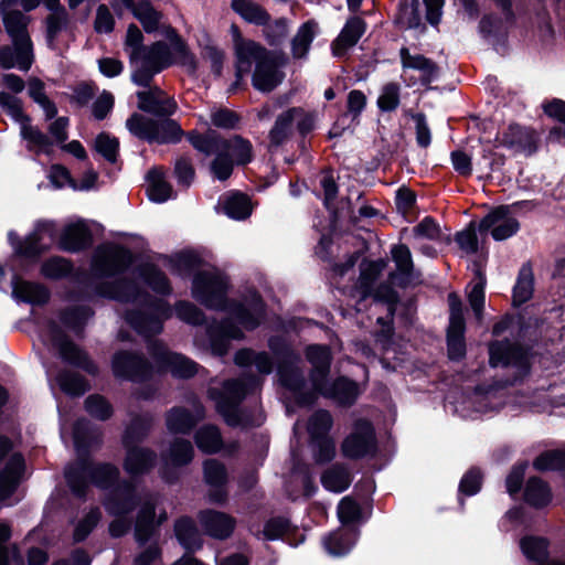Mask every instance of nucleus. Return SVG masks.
I'll list each match as a JSON object with an SVG mask.
<instances>
[{
    "mask_svg": "<svg viewBox=\"0 0 565 565\" xmlns=\"http://www.w3.org/2000/svg\"><path fill=\"white\" fill-rule=\"evenodd\" d=\"M524 499L529 504L542 508L550 503L552 494L550 488L541 479L531 478L525 486Z\"/></svg>",
    "mask_w": 565,
    "mask_h": 565,
    "instance_id": "obj_48",
    "label": "nucleus"
},
{
    "mask_svg": "<svg viewBox=\"0 0 565 565\" xmlns=\"http://www.w3.org/2000/svg\"><path fill=\"white\" fill-rule=\"evenodd\" d=\"M152 354L159 370H167L174 376L190 377L196 372V365L193 361L168 351L163 344H154Z\"/></svg>",
    "mask_w": 565,
    "mask_h": 565,
    "instance_id": "obj_14",
    "label": "nucleus"
},
{
    "mask_svg": "<svg viewBox=\"0 0 565 565\" xmlns=\"http://www.w3.org/2000/svg\"><path fill=\"white\" fill-rule=\"evenodd\" d=\"M535 469L545 471L565 467V449L541 454L533 462Z\"/></svg>",
    "mask_w": 565,
    "mask_h": 565,
    "instance_id": "obj_64",
    "label": "nucleus"
},
{
    "mask_svg": "<svg viewBox=\"0 0 565 565\" xmlns=\"http://www.w3.org/2000/svg\"><path fill=\"white\" fill-rule=\"evenodd\" d=\"M231 313L244 329L253 330L263 318L264 306L260 298L253 292L250 298L246 299L244 303L232 305Z\"/></svg>",
    "mask_w": 565,
    "mask_h": 565,
    "instance_id": "obj_19",
    "label": "nucleus"
},
{
    "mask_svg": "<svg viewBox=\"0 0 565 565\" xmlns=\"http://www.w3.org/2000/svg\"><path fill=\"white\" fill-rule=\"evenodd\" d=\"M188 138L190 143L205 156H210L213 151H224L237 164H246L252 160V145L239 136L223 139L211 131L204 136L190 132Z\"/></svg>",
    "mask_w": 565,
    "mask_h": 565,
    "instance_id": "obj_5",
    "label": "nucleus"
},
{
    "mask_svg": "<svg viewBox=\"0 0 565 565\" xmlns=\"http://www.w3.org/2000/svg\"><path fill=\"white\" fill-rule=\"evenodd\" d=\"M126 128L135 137L157 143H174L183 135L179 124L172 119H152L138 113L126 120Z\"/></svg>",
    "mask_w": 565,
    "mask_h": 565,
    "instance_id": "obj_4",
    "label": "nucleus"
},
{
    "mask_svg": "<svg viewBox=\"0 0 565 565\" xmlns=\"http://www.w3.org/2000/svg\"><path fill=\"white\" fill-rule=\"evenodd\" d=\"M118 473V469L109 463L92 467L86 462H77L76 466L66 469L65 477L72 490L81 495L86 487V477H90L99 487H107L117 479Z\"/></svg>",
    "mask_w": 565,
    "mask_h": 565,
    "instance_id": "obj_8",
    "label": "nucleus"
},
{
    "mask_svg": "<svg viewBox=\"0 0 565 565\" xmlns=\"http://www.w3.org/2000/svg\"><path fill=\"white\" fill-rule=\"evenodd\" d=\"M235 362L242 366L254 364L262 374H269L273 369L268 354L264 352L256 353L250 350H241L235 355Z\"/></svg>",
    "mask_w": 565,
    "mask_h": 565,
    "instance_id": "obj_54",
    "label": "nucleus"
},
{
    "mask_svg": "<svg viewBox=\"0 0 565 565\" xmlns=\"http://www.w3.org/2000/svg\"><path fill=\"white\" fill-rule=\"evenodd\" d=\"M53 345L58 349L62 358L71 363H75L78 365H83L87 367L89 372H93V367H88L85 364L86 356L85 354L72 342L64 339L60 333L53 334L52 337Z\"/></svg>",
    "mask_w": 565,
    "mask_h": 565,
    "instance_id": "obj_53",
    "label": "nucleus"
},
{
    "mask_svg": "<svg viewBox=\"0 0 565 565\" xmlns=\"http://www.w3.org/2000/svg\"><path fill=\"white\" fill-rule=\"evenodd\" d=\"M514 206L501 205L490 211L479 223V231H489L494 241H504L516 234L520 223Z\"/></svg>",
    "mask_w": 565,
    "mask_h": 565,
    "instance_id": "obj_10",
    "label": "nucleus"
},
{
    "mask_svg": "<svg viewBox=\"0 0 565 565\" xmlns=\"http://www.w3.org/2000/svg\"><path fill=\"white\" fill-rule=\"evenodd\" d=\"M175 536L180 544L188 551L194 552L203 545L201 534L191 519L183 518L175 522Z\"/></svg>",
    "mask_w": 565,
    "mask_h": 565,
    "instance_id": "obj_35",
    "label": "nucleus"
},
{
    "mask_svg": "<svg viewBox=\"0 0 565 565\" xmlns=\"http://www.w3.org/2000/svg\"><path fill=\"white\" fill-rule=\"evenodd\" d=\"M207 335L212 353L223 355L228 350V340L242 339L243 332L239 328L227 321L220 326H211L207 330Z\"/></svg>",
    "mask_w": 565,
    "mask_h": 565,
    "instance_id": "obj_24",
    "label": "nucleus"
},
{
    "mask_svg": "<svg viewBox=\"0 0 565 565\" xmlns=\"http://www.w3.org/2000/svg\"><path fill=\"white\" fill-rule=\"evenodd\" d=\"M301 116V108H290L279 115L269 132L270 142L274 146L281 145L290 136L296 117Z\"/></svg>",
    "mask_w": 565,
    "mask_h": 565,
    "instance_id": "obj_36",
    "label": "nucleus"
},
{
    "mask_svg": "<svg viewBox=\"0 0 565 565\" xmlns=\"http://www.w3.org/2000/svg\"><path fill=\"white\" fill-rule=\"evenodd\" d=\"M204 532L217 540L227 539L234 531L235 520L221 511L203 510L198 514Z\"/></svg>",
    "mask_w": 565,
    "mask_h": 565,
    "instance_id": "obj_15",
    "label": "nucleus"
},
{
    "mask_svg": "<svg viewBox=\"0 0 565 565\" xmlns=\"http://www.w3.org/2000/svg\"><path fill=\"white\" fill-rule=\"evenodd\" d=\"M356 540V533L352 530H339L331 533L323 540L327 552L333 556L347 554Z\"/></svg>",
    "mask_w": 565,
    "mask_h": 565,
    "instance_id": "obj_41",
    "label": "nucleus"
},
{
    "mask_svg": "<svg viewBox=\"0 0 565 565\" xmlns=\"http://www.w3.org/2000/svg\"><path fill=\"white\" fill-rule=\"evenodd\" d=\"M146 182V191L150 201L163 203L172 198V188L166 181L164 173L159 168H153L147 173Z\"/></svg>",
    "mask_w": 565,
    "mask_h": 565,
    "instance_id": "obj_32",
    "label": "nucleus"
},
{
    "mask_svg": "<svg viewBox=\"0 0 565 565\" xmlns=\"http://www.w3.org/2000/svg\"><path fill=\"white\" fill-rule=\"evenodd\" d=\"M172 63L173 58L169 46L163 42H156L142 49L138 54H131V79L139 86H148L156 74Z\"/></svg>",
    "mask_w": 565,
    "mask_h": 565,
    "instance_id": "obj_3",
    "label": "nucleus"
},
{
    "mask_svg": "<svg viewBox=\"0 0 565 565\" xmlns=\"http://www.w3.org/2000/svg\"><path fill=\"white\" fill-rule=\"evenodd\" d=\"M136 505V494L130 488L116 490L106 501V510L115 516L129 513Z\"/></svg>",
    "mask_w": 565,
    "mask_h": 565,
    "instance_id": "obj_43",
    "label": "nucleus"
},
{
    "mask_svg": "<svg viewBox=\"0 0 565 565\" xmlns=\"http://www.w3.org/2000/svg\"><path fill=\"white\" fill-rule=\"evenodd\" d=\"M264 26L263 33L270 45L280 44L289 32V22L285 18L268 21Z\"/></svg>",
    "mask_w": 565,
    "mask_h": 565,
    "instance_id": "obj_62",
    "label": "nucleus"
},
{
    "mask_svg": "<svg viewBox=\"0 0 565 565\" xmlns=\"http://www.w3.org/2000/svg\"><path fill=\"white\" fill-rule=\"evenodd\" d=\"M223 209L225 214L234 220H244L252 213L248 198L241 193H233L224 198Z\"/></svg>",
    "mask_w": 565,
    "mask_h": 565,
    "instance_id": "obj_51",
    "label": "nucleus"
},
{
    "mask_svg": "<svg viewBox=\"0 0 565 565\" xmlns=\"http://www.w3.org/2000/svg\"><path fill=\"white\" fill-rule=\"evenodd\" d=\"M545 114L558 120L564 126L555 127L550 131L548 139L552 141H559L565 138V102L562 99H553L552 102L544 105Z\"/></svg>",
    "mask_w": 565,
    "mask_h": 565,
    "instance_id": "obj_57",
    "label": "nucleus"
},
{
    "mask_svg": "<svg viewBox=\"0 0 565 565\" xmlns=\"http://www.w3.org/2000/svg\"><path fill=\"white\" fill-rule=\"evenodd\" d=\"M232 9L246 22L256 25H265L269 20V13L250 0H232Z\"/></svg>",
    "mask_w": 565,
    "mask_h": 565,
    "instance_id": "obj_37",
    "label": "nucleus"
},
{
    "mask_svg": "<svg viewBox=\"0 0 565 565\" xmlns=\"http://www.w3.org/2000/svg\"><path fill=\"white\" fill-rule=\"evenodd\" d=\"M21 137L28 141L30 150L49 153L51 150V141L39 129L32 127L30 122L23 121L20 129Z\"/></svg>",
    "mask_w": 565,
    "mask_h": 565,
    "instance_id": "obj_56",
    "label": "nucleus"
},
{
    "mask_svg": "<svg viewBox=\"0 0 565 565\" xmlns=\"http://www.w3.org/2000/svg\"><path fill=\"white\" fill-rule=\"evenodd\" d=\"M138 108L142 111L169 117L177 111V102L164 94L159 87H150L137 93Z\"/></svg>",
    "mask_w": 565,
    "mask_h": 565,
    "instance_id": "obj_13",
    "label": "nucleus"
},
{
    "mask_svg": "<svg viewBox=\"0 0 565 565\" xmlns=\"http://www.w3.org/2000/svg\"><path fill=\"white\" fill-rule=\"evenodd\" d=\"M226 289V277L215 269L202 270L193 278L192 296L207 308L224 309Z\"/></svg>",
    "mask_w": 565,
    "mask_h": 565,
    "instance_id": "obj_7",
    "label": "nucleus"
},
{
    "mask_svg": "<svg viewBox=\"0 0 565 565\" xmlns=\"http://www.w3.org/2000/svg\"><path fill=\"white\" fill-rule=\"evenodd\" d=\"M258 385L259 381L256 377H246L225 382L221 392L211 387L209 393L211 398L215 401L217 412L224 417L225 422L230 426H236L241 424L237 405L252 388Z\"/></svg>",
    "mask_w": 565,
    "mask_h": 565,
    "instance_id": "obj_6",
    "label": "nucleus"
},
{
    "mask_svg": "<svg viewBox=\"0 0 565 565\" xmlns=\"http://www.w3.org/2000/svg\"><path fill=\"white\" fill-rule=\"evenodd\" d=\"M401 63L404 70H415L420 73V81L429 84L438 76L437 65L422 54H412L407 47L399 51Z\"/></svg>",
    "mask_w": 565,
    "mask_h": 565,
    "instance_id": "obj_23",
    "label": "nucleus"
},
{
    "mask_svg": "<svg viewBox=\"0 0 565 565\" xmlns=\"http://www.w3.org/2000/svg\"><path fill=\"white\" fill-rule=\"evenodd\" d=\"M12 43V46H3L0 49V65L3 68H18L24 72L29 71L34 58L32 42L30 41V62L26 67L21 66V64L18 65V63H21L23 41Z\"/></svg>",
    "mask_w": 565,
    "mask_h": 565,
    "instance_id": "obj_46",
    "label": "nucleus"
},
{
    "mask_svg": "<svg viewBox=\"0 0 565 565\" xmlns=\"http://www.w3.org/2000/svg\"><path fill=\"white\" fill-rule=\"evenodd\" d=\"M204 418V409L198 404L194 406L193 413L182 408H172L166 417V423L169 431L178 434L189 433L194 425Z\"/></svg>",
    "mask_w": 565,
    "mask_h": 565,
    "instance_id": "obj_21",
    "label": "nucleus"
},
{
    "mask_svg": "<svg viewBox=\"0 0 565 565\" xmlns=\"http://www.w3.org/2000/svg\"><path fill=\"white\" fill-rule=\"evenodd\" d=\"M317 28L318 24L313 21H308L299 26L290 42L294 58H305L308 55L310 45L317 34Z\"/></svg>",
    "mask_w": 565,
    "mask_h": 565,
    "instance_id": "obj_34",
    "label": "nucleus"
},
{
    "mask_svg": "<svg viewBox=\"0 0 565 565\" xmlns=\"http://www.w3.org/2000/svg\"><path fill=\"white\" fill-rule=\"evenodd\" d=\"M307 359L312 364L311 382L315 386V379L322 382L327 379L330 369V352L323 345H310L307 349Z\"/></svg>",
    "mask_w": 565,
    "mask_h": 565,
    "instance_id": "obj_33",
    "label": "nucleus"
},
{
    "mask_svg": "<svg viewBox=\"0 0 565 565\" xmlns=\"http://www.w3.org/2000/svg\"><path fill=\"white\" fill-rule=\"evenodd\" d=\"M150 426L151 419L149 417H137L132 419L125 431L124 445L127 451L124 469L130 476L143 475L154 465L157 456L152 450L134 446L135 443L147 436Z\"/></svg>",
    "mask_w": 565,
    "mask_h": 565,
    "instance_id": "obj_2",
    "label": "nucleus"
},
{
    "mask_svg": "<svg viewBox=\"0 0 565 565\" xmlns=\"http://www.w3.org/2000/svg\"><path fill=\"white\" fill-rule=\"evenodd\" d=\"M131 263V254L117 245H104L96 249L93 259V270L103 277L114 276Z\"/></svg>",
    "mask_w": 565,
    "mask_h": 565,
    "instance_id": "obj_11",
    "label": "nucleus"
},
{
    "mask_svg": "<svg viewBox=\"0 0 565 565\" xmlns=\"http://www.w3.org/2000/svg\"><path fill=\"white\" fill-rule=\"evenodd\" d=\"M194 455L191 443L183 438H175L170 443L169 448L162 452L164 469L169 467H182L188 465ZM163 478L168 479L167 471H162Z\"/></svg>",
    "mask_w": 565,
    "mask_h": 565,
    "instance_id": "obj_25",
    "label": "nucleus"
},
{
    "mask_svg": "<svg viewBox=\"0 0 565 565\" xmlns=\"http://www.w3.org/2000/svg\"><path fill=\"white\" fill-rule=\"evenodd\" d=\"M198 448L205 454H215L223 447V439L218 428L214 425H204L194 435Z\"/></svg>",
    "mask_w": 565,
    "mask_h": 565,
    "instance_id": "obj_44",
    "label": "nucleus"
},
{
    "mask_svg": "<svg viewBox=\"0 0 565 565\" xmlns=\"http://www.w3.org/2000/svg\"><path fill=\"white\" fill-rule=\"evenodd\" d=\"M113 371L117 377L139 381L150 374L149 365L138 355L120 352L114 356Z\"/></svg>",
    "mask_w": 565,
    "mask_h": 565,
    "instance_id": "obj_17",
    "label": "nucleus"
},
{
    "mask_svg": "<svg viewBox=\"0 0 565 565\" xmlns=\"http://www.w3.org/2000/svg\"><path fill=\"white\" fill-rule=\"evenodd\" d=\"M132 14L148 33L153 32L159 28V23L162 18V14L146 0L139 1L136 7H134Z\"/></svg>",
    "mask_w": 565,
    "mask_h": 565,
    "instance_id": "obj_50",
    "label": "nucleus"
},
{
    "mask_svg": "<svg viewBox=\"0 0 565 565\" xmlns=\"http://www.w3.org/2000/svg\"><path fill=\"white\" fill-rule=\"evenodd\" d=\"M24 469V460L21 455L13 454L4 469L0 472V500L11 495L20 482Z\"/></svg>",
    "mask_w": 565,
    "mask_h": 565,
    "instance_id": "obj_27",
    "label": "nucleus"
},
{
    "mask_svg": "<svg viewBox=\"0 0 565 565\" xmlns=\"http://www.w3.org/2000/svg\"><path fill=\"white\" fill-rule=\"evenodd\" d=\"M313 388L324 396L337 399L341 404L353 403L360 393L356 384L347 379H339L332 384H329L327 379L322 382L315 379Z\"/></svg>",
    "mask_w": 565,
    "mask_h": 565,
    "instance_id": "obj_20",
    "label": "nucleus"
},
{
    "mask_svg": "<svg viewBox=\"0 0 565 565\" xmlns=\"http://www.w3.org/2000/svg\"><path fill=\"white\" fill-rule=\"evenodd\" d=\"M28 92L30 97L42 107L47 119H51L56 115V107L46 97L42 81L35 77L30 78L28 83Z\"/></svg>",
    "mask_w": 565,
    "mask_h": 565,
    "instance_id": "obj_58",
    "label": "nucleus"
},
{
    "mask_svg": "<svg viewBox=\"0 0 565 565\" xmlns=\"http://www.w3.org/2000/svg\"><path fill=\"white\" fill-rule=\"evenodd\" d=\"M391 253L397 270V273L394 274V278H401V284L408 282L413 270V259L409 248L401 244L394 246Z\"/></svg>",
    "mask_w": 565,
    "mask_h": 565,
    "instance_id": "obj_49",
    "label": "nucleus"
},
{
    "mask_svg": "<svg viewBox=\"0 0 565 565\" xmlns=\"http://www.w3.org/2000/svg\"><path fill=\"white\" fill-rule=\"evenodd\" d=\"M333 424L332 417L327 411H318L308 419L307 430L310 439L327 438Z\"/></svg>",
    "mask_w": 565,
    "mask_h": 565,
    "instance_id": "obj_55",
    "label": "nucleus"
},
{
    "mask_svg": "<svg viewBox=\"0 0 565 565\" xmlns=\"http://www.w3.org/2000/svg\"><path fill=\"white\" fill-rule=\"evenodd\" d=\"M397 21L405 28H416L420 22L418 0H402Z\"/></svg>",
    "mask_w": 565,
    "mask_h": 565,
    "instance_id": "obj_63",
    "label": "nucleus"
},
{
    "mask_svg": "<svg viewBox=\"0 0 565 565\" xmlns=\"http://www.w3.org/2000/svg\"><path fill=\"white\" fill-rule=\"evenodd\" d=\"M54 236V226L50 222H41L36 225L35 231L32 235H30L23 244L15 245V237L13 233H9V239L11 244L14 246L15 253L24 256H35L40 254L47 242L53 239Z\"/></svg>",
    "mask_w": 565,
    "mask_h": 565,
    "instance_id": "obj_16",
    "label": "nucleus"
},
{
    "mask_svg": "<svg viewBox=\"0 0 565 565\" xmlns=\"http://www.w3.org/2000/svg\"><path fill=\"white\" fill-rule=\"evenodd\" d=\"M154 530V503L147 501L139 510L135 536L139 543H145L149 540Z\"/></svg>",
    "mask_w": 565,
    "mask_h": 565,
    "instance_id": "obj_45",
    "label": "nucleus"
},
{
    "mask_svg": "<svg viewBox=\"0 0 565 565\" xmlns=\"http://www.w3.org/2000/svg\"><path fill=\"white\" fill-rule=\"evenodd\" d=\"M99 294L120 301H136L141 297L137 285L132 281H120L116 287L100 289Z\"/></svg>",
    "mask_w": 565,
    "mask_h": 565,
    "instance_id": "obj_61",
    "label": "nucleus"
},
{
    "mask_svg": "<svg viewBox=\"0 0 565 565\" xmlns=\"http://www.w3.org/2000/svg\"><path fill=\"white\" fill-rule=\"evenodd\" d=\"M484 286L486 277L480 271H477L476 280L471 284L468 292V300L477 319L479 320L482 317V309L484 306Z\"/></svg>",
    "mask_w": 565,
    "mask_h": 565,
    "instance_id": "obj_60",
    "label": "nucleus"
},
{
    "mask_svg": "<svg viewBox=\"0 0 565 565\" xmlns=\"http://www.w3.org/2000/svg\"><path fill=\"white\" fill-rule=\"evenodd\" d=\"M524 556L534 563H543L548 557V542L543 537L525 536L520 541Z\"/></svg>",
    "mask_w": 565,
    "mask_h": 565,
    "instance_id": "obj_47",
    "label": "nucleus"
},
{
    "mask_svg": "<svg viewBox=\"0 0 565 565\" xmlns=\"http://www.w3.org/2000/svg\"><path fill=\"white\" fill-rule=\"evenodd\" d=\"M385 264L383 262H365L361 265V275L359 278V284L355 288V294L353 297H358L360 299H364L371 295L372 286L380 275V273L384 269Z\"/></svg>",
    "mask_w": 565,
    "mask_h": 565,
    "instance_id": "obj_42",
    "label": "nucleus"
},
{
    "mask_svg": "<svg viewBox=\"0 0 565 565\" xmlns=\"http://www.w3.org/2000/svg\"><path fill=\"white\" fill-rule=\"evenodd\" d=\"M365 31L364 22L353 17L348 20L344 28L332 43V52L334 56H342L345 51L354 46Z\"/></svg>",
    "mask_w": 565,
    "mask_h": 565,
    "instance_id": "obj_26",
    "label": "nucleus"
},
{
    "mask_svg": "<svg viewBox=\"0 0 565 565\" xmlns=\"http://www.w3.org/2000/svg\"><path fill=\"white\" fill-rule=\"evenodd\" d=\"M376 439L372 425L364 419L354 422L351 433L341 445L342 455L358 459L375 451Z\"/></svg>",
    "mask_w": 565,
    "mask_h": 565,
    "instance_id": "obj_9",
    "label": "nucleus"
},
{
    "mask_svg": "<svg viewBox=\"0 0 565 565\" xmlns=\"http://www.w3.org/2000/svg\"><path fill=\"white\" fill-rule=\"evenodd\" d=\"M299 356L294 353H287L284 361L278 366V376L281 384L291 391H298L302 384V376L297 367Z\"/></svg>",
    "mask_w": 565,
    "mask_h": 565,
    "instance_id": "obj_40",
    "label": "nucleus"
},
{
    "mask_svg": "<svg viewBox=\"0 0 565 565\" xmlns=\"http://www.w3.org/2000/svg\"><path fill=\"white\" fill-rule=\"evenodd\" d=\"M12 295L19 300L33 305H42L49 299V292L43 286L22 280L17 276L12 279Z\"/></svg>",
    "mask_w": 565,
    "mask_h": 565,
    "instance_id": "obj_30",
    "label": "nucleus"
},
{
    "mask_svg": "<svg viewBox=\"0 0 565 565\" xmlns=\"http://www.w3.org/2000/svg\"><path fill=\"white\" fill-rule=\"evenodd\" d=\"M61 244L64 249L76 252L90 244V232L82 221L68 224L62 234Z\"/></svg>",
    "mask_w": 565,
    "mask_h": 565,
    "instance_id": "obj_31",
    "label": "nucleus"
},
{
    "mask_svg": "<svg viewBox=\"0 0 565 565\" xmlns=\"http://www.w3.org/2000/svg\"><path fill=\"white\" fill-rule=\"evenodd\" d=\"M0 9L3 15V24L7 33L10 35L12 42L23 41L21 66L26 67L30 58V36L26 28L29 24V18L22 12L14 10L8 11L6 8V1H1Z\"/></svg>",
    "mask_w": 565,
    "mask_h": 565,
    "instance_id": "obj_12",
    "label": "nucleus"
},
{
    "mask_svg": "<svg viewBox=\"0 0 565 565\" xmlns=\"http://www.w3.org/2000/svg\"><path fill=\"white\" fill-rule=\"evenodd\" d=\"M322 486L332 492H342L351 483L350 475L343 467L333 466L321 476Z\"/></svg>",
    "mask_w": 565,
    "mask_h": 565,
    "instance_id": "obj_52",
    "label": "nucleus"
},
{
    "mask_svg": "<svg viewBox=\"0 0 565 565\" xmlns=\"http://www.w3.org/2000/svg\"><path fill=\"white\" fill-rule=\"evenodd\" d=\"M499 142L515 152L532 153L535 150V135L533 131L516 125H511L502 134Z\"/></svg>",
    "mask_w": 565,
    "mask_h": 565,
    "instance_id": "obj_22",
    "label": "nucleus"
},
{
    "mask_svg": "<svg viewBox=\"0 0 565 565\" xmlns=\"http://www.w3.org/2000/svg\"><path fill=\"white\" fill-rule=\"evenodd\" d=\"M167 35L171 42V47L169 49L171 51L173 62L179 63L190 73L195 72L198 66L195 56L189 51L184 41L171 28H168Z\"/></svg>",
    "mask_w": 565,
    "mask_h": 565,
    "instance_id": "obj_38",
    "label": "nucleus"
},
{
    "mask_svg": "<svg viewBox=\"0 0 565 565\" xmlns=\"http://www.w3.org/2000/svg\"><path fill=\"white\" fill-rule=\"evenodd\" d=\"M236 56V82L231 90H235L244 75L255 70L252 76V84L255 89L262 93L274 90L285 77L284 72L279 70L287 63V56L284 53L268 51L259 43L252 40L235 39L234 43Z\"/></svg>",
    "mask_w": 565,
    "mask_h": 565,
    "instance_id": "obj_1",
    "label": "nucleus"
},
{
    "mask_svg": "<svg viewBox=\"0 0 565 565\" xmlns=\"http://www.w3.org/2000/svg\"><path fill=\"white\" fill-rule=\"evenodd\" d=\"M204 478L207 484L215 488L209 492V501L218 504L225 502L226 493L221 488L226 480L225 467L216 460H206L204 462Z\"/></svg>",
    "mask_w": 565,
    "mask_h": 565,
    "instance_id": "obj_28",
    "label": "nucleus"
},
{
    "mask_svg": "<svg viewBox=\"0 0 565 565\" xmlns=\"http://www.w3.org/2000/svg\"><path fill=\"white\" fill-rule=\"evenodd\" d=\"M534 292V275L530 265H523L519 271L516 282L513 287L512 302L521 306L530 300Z\"/></svg>",
    "mask_w": 565,
    "mask_h": 565,
    "instance_id": "obj_39",
    "label": "nucleus"
},
{
    "mask_svg": "<svg viewBox=\"0 0 565 565\" xmlns=\"http://www.w3.org/2000/svg\"><path fill=\"white\" fill-rule=\"evenodd\" d=\"M159 316L170 317V309L166 308L162 311V303H159L153 309L148 308L146 312L128 313L127 321L140 334L150 335L159 333L162 329V321Z\"/></svg>",
    "mask_w": 565,
    "mask_h": 565,
    "instance_id": "obj_18",
    "label": "nucleus"
},
{
    "mask_svg": "<svg viewBox=\"0 0 565 565\" xmlns=\"http://www.w3.org/2000/svg\"><path fill=\"white\" fill-rule=\"evenodd\" d=\"M465 323L449 324L447 332V341H448V353L450 359L458 360L465 355L466 344H465Z\"/></svg>",
    "mask_w": 565,
    "mask_h": 565,
    "instance_id": "obj_59",
    "label": "nucleus"
},
{
    "mask_svg": "<svg viewBox=\"0 0 565 565\" xmlns=\"http://www.w3.org/2000/svg\"><path fill=\"white\" fill-rule=\"evenodd\" d=\"M490 364L492 366H507L511 364H523V350L510 342H493L489 347Z\"/></svg>",
    "mask_w": 565,
    "mask_h": 565,
    "instance_id": "obj_29",
    "label": "nucleus"
}]
</instances>
